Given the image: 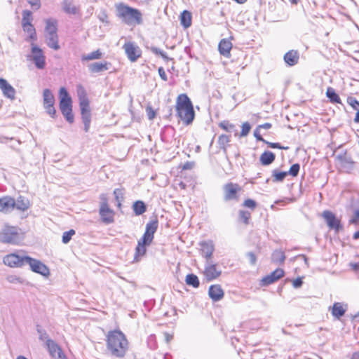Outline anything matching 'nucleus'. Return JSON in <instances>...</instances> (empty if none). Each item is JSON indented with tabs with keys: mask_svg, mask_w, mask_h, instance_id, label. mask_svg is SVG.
I'll return each mask as SVG.
<instances>
[{
	"mask_svg": "<svg viewBox=\"0 0 359 359\" xmlns=\"http://www.w3.org/2000/svg\"><path fill=\"white\" fill-rule=\"evenodd\" d=\"M107 349L116 358H123L128 349V341L126 335L120 330L109 331L107 336Z\"/></svg>",
	"mask_w": 359,
	"mask_h": 359,
	"instance_id": "obj_1",
	"label": "nucleus"
},
{
	"mask_svg": "<svg viewBox=\"0 0 359 359\" xmlns=\"http://www.w3.org/2000/svg\"><path fill=\"white\" fill-rule=\"evenodd\" d=\"M117 16L126 24H141L142 13L137 9L123 4L120 3L116 5Z\"/></svg>",
	"mask_w": 359,
	"mask_h": 359,
	"instance_id": "obj_2",
	"label": "nucleus"
},
{
	"mask_svg": "<svg viewBox=\"0 0 359 359\" xmlns=\"http://www.w3.org/2000/svg\"><path fill=\"white\" fill-rule=\"evenodd\" d=\"M45 22L44 34L47 46L55 50H57L60 48L58 43L57 22L55 19L48 18L45 20Z\"/></svg>",
	"mask_w": 359,
	"mask_h": 359,
	"instance_id": "obj_3",
	"label": "nucleus"
},
{
	"mask_svg": "<svg viewBox=\"0 0 359 359\" xmlns=\"http://www.w3.org/2000/svg\"><path fill=\"white\" fill-rule=\"evenodd\" d=\"M60 93V109L65 117L66 120L72 123L74 122V115L72 114V99L69 95L65 88L62 87L59 91Z\"/></svg>",
	"mask_w": 359,
	"mask_h": 359,
	"instance_id": "obj_4",
	"label": "nucleus"
},
{
	"mask_svg": "<svg viewBox=\"0 0 359 359\" xmlns=\"http://www.w3.org/2000/svg\"><path fill=\"white\" fill-rule=\"evenodd\" d=\"M20 240V229L17 226H5L0 231L1 243L17 244Z\"/></svg>",
	"mask_w": 359,
	"mask_h": 359,
	"instance_id": "obj_5",
	"label": "nucleus"
},
{
	"mask_svg": "<svg viewBox=\"0 0 359 359\" xmlns=\"http://www.w3.org/2000/svg\"><path fill=\"white\" fill-rule=\"evenodd\" d=\"M25 259L26 265H29L33 272L44 277H48L50 275L48 267L40 260L32 258L29 256L26 257Z\"/></svg>",
	"mask_w": 359,
	"mask_h": 359,
	"instance_id": "obj_6",
	"label": "nucleus"
},
{
	"mask_svg": "<svg viewBox=\"0 0 359 359\" xmlns=\"http://www.w3.org/2000/svg\"><path fill=\"white\" fill-rule=\"evenodd\" d=\"M221 274V269L212 259L205 262L204 276L207 280L211 281L217 279Z\"/></svg>",
	"mask_w": 359,
	"mask_h": 359,
	"instance_id": "obj_7",
	"label": "nucleus"
},
{
	"mask_svg": "<svg viewBox=\"0 0 359 359\" xmlns=\"http://www.w3.org/2000/svg\"><path fill=\"white\" fill-rule=\"evenodd\" d=\"M336 159L341 169L344 172H351L353 170L355 162L353 161L351 155L348 154L346 151L338 154L336 156Z\"/></svg>",
	"mask_w": 359,
	"mask_h": 359,
	"instance_id": "obj_8",
	"label": "nucleus"
},
{
	"mask_svg": "<svg viewBox=\"0 0 359 359\" xmlns=\"http://www.w3.org/2000/svg\"><path fill=\"white\" fill-rule=\"evenodd\" d=\"M123 48L128 60L132 62H136L141 57L142 51L140 48L133 42L125 43Z\"/></svg>",
	"mask_w": 359,
	"mask_h": 359,
	"instance_id": "obj_9",
	"label": "nucleus"
},
{
	"mask_svg": "<svg viewBox=\"0 0 359 359\" xmlns=\"http://www.w3.org/2000/svg\"><path fill=\"white\" fill-rule=\"evenodd\" d=\"M43 107L46 111L51 116L54 117L56 113L54 107L55 97L49 89H45L43 93Z\"/></svg>",
	"mask_w": 359,
	"mask_h": 359,
	"instance_id": "obj_10",
	"label": "nucleus"
},
{
	"mask_svg": "<svg viewBox=\"0 0 359 359\" xmlns=\"http://www.w3.org/2000/svg\"><path fill=\"white\" fill-rule=\"evenodd\" d=\"M26 257L12 253L4 257V263L11 267H22L26 265Z\"/></svg>",
	"mask_w": 359,
	"mask_h": 359,
	"instance_id": "obj_11",
	"label": "nucleus"
},
{
	"mask_svg": "<svg viewBox=\"0 0 359 359\" xmlns=\"http://www.w3.org/2000/svg\"><path fill=\"white\" fill-rule=\"evenodd\" d=\"M32 60L36 67L43 69L46 65V59L42 50L36 46L32 44Z\"/></svg>",
	"mask_w": 359,
	"mask_h": 359,
	"instance_id": "obj_12",
	"label": "nucleus"
},
{
	"mask_svg": "<svg viewBox=\"0 0 359 359\" xmlns=\"http://www.w3.org/2000/svg\"><path fill=\"white\" fill-rule=\"evenodd\" d=\"M322 216L330 229H334L335 231L338 232L342 228L340 220L337 219L335 215L331 211H323Z\"/></svg>",
	"mask_w": 359,
	"mask_h": 359,
	"instance_id": "obj_13",
	"label": "nucleus"
},
{
	"mask_svg": "<svg viewBox=\"0 0 359 359\" xmlns=\"http://www.w3.org/2000/svg\"><path fill=\"white\" fill-rule=\"evenodd\" d=\"M241 190V187L237 184L227 183L224 186V201H229L231 200H238V192Z\"/></svg>",
	"mask_w": 359,
	"mask_h": 359,
	"instance_id": "obj_14",
	"label": "nucleus"
},
{
	"mask_svg": "<svg viewBox=\"0 0 359 359\" xmlns=\"http://www.w3.org/2000/svg\"><path fill=\"white\" fill-rule=\"evenodd\" d=\"M158 226V222L157 219L149 221L146 224V229L143 236L141 238L143 239L142 242L147 241L150 243H152L154 233L156 231Z\"/></svg>",
	"mask_w": 359,
	"mask_h": 359,
	"instance_id": "obj_15",
	"label": "nucleus"
},
{
	"mask_svg": "<svg viewBox=\"0 0 359 359\" xmlns=\"http://www.w3.org/2000/svg\"><path fill=\"white\" fill-rule=\"evenodd\" d=\"M99 213L104 223L111 224L114 222V212L109 208L106 201L101 203Z\"/></svg>",
	"mask_w": 359,
	"mask_h": 359,
	"instance_id": "obj_16",
	"label": "nucleus"
},
{
	"mask_svg": "<svg viewBox=\"0 0 359 359\" xmlns=\"http://www.w3.org/2000/svg\"><path fill=\"white\" fill-rule=\"evenodd\" d=\"M201 252L205 261L211 260L215 250V246L212 241H204L200 243Z\"/></svg>",
	"mask_w": 359,
	"mask_h": 359,
	"instance_id": "obj_17",
	"label": "nucleus"
},
{
	"mask_svg": "<svg viewBox=\"0 0 359 359\" xmlns=\"http://www.w3.org/2000/svg\"><path fill=\"white\" fill-rule=\"evenodd\" d=\"M285 274L284 271L282 269H276L275 271L271 272L270 274L266 276L262 279L261 285L262 286H267L277 281L281 278Z\"/></svg>",
	"mask_w": 359,
	"mask_h": 359,
	"instance_id": "obj_18",
	"label": "nucleus"
},
{
	"mask_svg": "<svg viewBox=\"0 0 359 359\" xmlns=\"http://www.w3.org/2000/svg\"><path fill=\"white\" fill-rule=\"evenodd\" d=\"M177 116L186 124L189 125L194 121L195 113L194 108L176 109Z\"/></svg>",
	"mask_w": 359,
	"mask_h": 359,
	"instance_id": "obj_19",
	"label": "nucleus"
},
{
	"mask_svg": "<svg viewBox=\"0 0 359 359\" xmlns=\"http://www.w3.org/2000/svg\"><path fill=\"white\" fill-rule=\"evenodd\" d=\"M142 241L143 239L140 238L137 242V245L135 248V252L134 255V262H139L142 257L144 256L147 252V247L151 244L147 241Z\"/></svg>",
	"mask_w": 359,
	"mask_h": 359,
	"instance_id": "obj_20",
	"label": "nucleus"
},
{
	"mask_svg": "<svg viewBox=\"0 0 359 359\" xmlns=\"http://www.w3.org/2000/svg\"><path fill=\"white\" fill-rule=\"evenodd\" d=\"M0 88L6 97L11 100L15 99V88L11 85H10L6 79L2 78H0Z\"/></svg>",
	"mask_w": 359,
	"mask_h": 359,
	"instance_id": "obj_21",
	"label": "nucleus"
},
{
	"mask_svg": "<svg viewBox=\"0 0 359 359\" xmlns=\"http://www.w3.org/2000/svg\"><path fill=\"white\" fill-rule=\"evenodd\" d=\"M14 198L11 196L0 198V212L8 213L13 210Z\"/></svg>",
	"mask_w": 359,
	"mask_h": 359,
	"instance_id": "obj_22",
	"label": "nucleus"
},
{
	"mask_svg": "<svg viewBox=\"0 0 359 359\" xmlns=\"http://www.w3.org/2000/svg\"><path fill=\"white\" fill-rule=\"evenodd\" d=\"M208 294L214 302H218L224 297V291L219 285H211L209 288Z\"/></svg>",
	"mask_w": 359,
	"mask_h": 359,
	"instance_id": "obj_23",
	"label": "nucleus"
},
{
	"mask_svg": "<svg viewBox=\"0 0 359 359\" xmlns=\"http://www.w3.org/2000/svg\"><path fill=\"white\" fill-rule=\"evenodd\" d=\"M194 108L193 104L186 94H180L176 101V109Z\"/></svg>",
	"mask_w": 359,
	"mask_h": 359,
	"instance_id": "obj_24",
	"label": "nucleus"
},
{
	"mask_svg": "<svg viewBox=\"0 0 359 359\" xmlns=\"http://www.w3.org/2000/svg\"><path fill=\"white\" fill-rule=\"evenodd\" d=\"M299 54L297 50H291L284 55V61L289 66H294L298 63Z\"/></svg>",
	"mask_w": 359,
	"mask_h": 359,
	"instance_id": "obj_25",
	"label": "nucleus"
},
{
	"mask_svg": "<svg viewBox=\"0 0 359 359\" xmlns=\"http://www.w3.org/2000/svg\"><path fill=\"white\" fill-rule=\"evenodd\" d=\"M232 48L231 42L226 39H223L219 43L218 49L221 55L226 57H230V51Z\"/></svg>",
	"mask_w": 359,
	"mask_h": 359,
	"instance_id": "obj_26",
	"label": "nucleus"
},
{
	"mask_svg": "<svg viewBox=\"0 0 359 359\" xmlns=\"http://www.w3.org/2000/svg\"><path fill=\"white\" fill-rule=\"evenodd\" d=\"M109 63L104 62H94L88 66L89 70L92 73H99L109 69Z\"/></svg>",
	"mask_w": 359,
	"mask_h": 359,
	"instance_id": "obj_27",
	"label": "nucleus"
},
{
	"mask_svg": "<svg viewBox=\"0 0 359 359\" xmlns=\"http://www.w3.org/2000/svg\"><path fill=\"white\" fill-rule=\"evenodd\" d=\"M276 158L275 154L270 151H265L260 156L259 161L263 165L271 164Z\"/></svg>",
	"mask_w": 359,
	"mask_h": 359,
	"instance_id": "obj_28",
	"label": "nucleus"
},
{
	"mask_svg": "<svg viewBox=\"0 0 359 359\" xmlns=\"http://www.w3.org/2000/svg\"><path fill=\"white\" fill-rule=\"evenodd\" d=\"M46 346L50 355L53 358H56V352L60 351V346L55 341L50 339H47Z\"/></svg>",
	"mask_w": 359,
	"mask_h": 359,
	"instance_id": "obj_29",
	"label": "nucleus"
},
{
	"mask_svg": "<svg viewBox=\"0 0 359 359\" xmlns=\"http://www.w3.org/2000/svg\"><path fill=\"white\" fill-rule=\"evenodd\" d=\"M62 10L68 15H76L79 11L78 8L74 4L68 1H63Z\"/></svg>",
	"mask_w": 359,
	"mask_h": 359,
	"instance_id": "obj_30",
	"label": "nucleus"
},
{
	"mask_svg": "<svg viewBox=\"0 0 359 359\" xmlns=\"http://www.w3.org/2000/svg\"><path fill=\"white\" fill-rule=\"evenodd\" d=\"M133 210L135 215L139 216L147 211V206L142 201H137L133 205Z\"/></svg>",
	"mask_w": 359,
	"mask_h": 359,
	"instance_id": "obj_31",
	"label": "nucleus"
},
{
	"mask_svg": "<svg viewBox=\"0 0 359 359\" xmlns=\"http://www.w3.org/2000/svg\"><path fill=\"white\" fill-rule=\"evenodd\" d=\"M285 255L283 250H276L271 255V261L276 264H283L285 262Z\"/></svg>",
	"mask_w": 359,
	"mask_h": 359,
	"instance_id": "obj_32",
	"label": "nucleus"
},
{
	"mask_svg": "<svg viewBox=\"0 0 359 359\" xmlns=\"http://www.w3.org/2000/svg\"><path fill=\"white\" fill-rule=\"evenodd\" d=\"M346 309H344L343 305L340 302H336L334 304L332 310V314L337 318H339L343 316L345 313Z\"/></svg>",
	"mask_w": 359,
	"mask_h": 359,
	"instance_id": "obj_33",
	"label": "nucleus"
},
{
	"mask_svg": "<svg viewBox=\"0 0 359 359\" xmlns=\"http://www.w3.org/2000/svg\"><path fill=\"white\" fill-rule=\"evenodd\" d=\"M15 208L19 210L25 211L29 208V201L20 196L17 201L14 200L13 210Z\"/></svg>",
	"mask_w": 359,
	"mask_h": 359,
	"instance_id": "obj_34",
	"label": "nucleus"
},
{
	"mask_svg": "<svg viewBox=\"0 0 359 359\" xmlns=\"http://www.w3.org/2000/svg\"><path fill=\"white\" fill-rule=\"evenodd\" d=\"M181 24L185 28H188L191 25V15L187 11H184L180 16Z\"/></svg>",
	"mask_w": 359,
	"mask_h": 359,
	"instance_id": "obj_35",
	"label": "nucleus"
},
{
	"mask_svg": "<svg viewBox=\"0 0 359 359\" xmlns=\"http://www.w3.org/2000/svg\"><path fill=\"white\" fill-rule=\"evenodd\" d=\"M79 104L81 112H90L89 101L85 95H81L79 94Z\"/></svg>",
	"mask_w": 359,
	"mask_h": 359,
	"instance_id": "obj_36",
	"label": "nucleus"
},
{
	"mask_svg": "<svg viewBox=\"0 0 359 359\" xmlns=\"http://www.w3.org/2000/svg\"><path fill=\"white\" fill-rule=\"evenodd\" d=\"M185 281L188 285L192 286L195 288L198 287L200 285L198 278L194 273L187 275Z\"/></svg>",
	"mask_w": 359,
	"mask_h": 359,
	"instance_id": "obj_37",
	"label": "nucleus"
},
{
	"mask_svg": "<svg viewBox=\"0 0 359 359\" xmlns=\"http://www.w3.org/2000/svg\"><path fill=\"white\" fill-rule=\"evenodd\" d=\"M32 13L29 10H25L22 12V27H27L32 25Z\"/></svg>",
	"mask_w": 359,
	"mask_h": 359,
	"instance_id": "obj_38",
	"label": "nucleus"
},
{
	"mask_svg": "<svg viewBox=\"0 0 359 359\" xmlns=\"http://www.w3.org/2000/svg\"><path fill=\"white\" fill-rule=\"evenodd\" d=\"M327 97L330 99L332 103H341V99L339 96L335 93V90L332 88H328L326 92Z\"/></svg>",
	"mask_w": 359,
	"mask_h": 359,
	"instance_id": "obj_39",
	"label": "nucleus"
},
{
	"mask_svg": "<svg viewBox=\"0 0 359 359\" xmlns=\"http://www.w3.org/2000/svg\"><path fill=\"white\" fill-rule=\"evenodd\" d=\"M219 126L224 130L226 132H229V133H233V132H235V135H236V126L235 125L229 123V121H223L222 122L219 123Z\"/></svg>",
	"mask_w": 359,
	"mask_h": 359,
	"instance_id": "obj_40",
	"label": "nucleus"
},
{
	"mask_svg": "<svg viewBox=\"0 0 359 359\" xmlns=\"http://www.w3.org/2000/svg\"><path fill=\"white\" fill-rule=\"evenodd\" d=\"M81 118L84 124V130L88 132L90 128L91 122V113L90 112H81Z\"/></svg>",
	"mask_w": 359,
	"mask_h": 359,
	"instance_id": "obj_41",
	"label": "nucleus"
},
{
	"mask_svg": "<svg viewBox=\"0 0 359 359\" xmlns=\"http://www.w3.org/2000/svg\"><path fill=\"white\" fill-rule=\"evenodd\" d=\"M102 57V53L97 50L95 51L91 52L89 54L84 55L81 57L82 60H97L101 58Z\"/></svg>",
	"mask_w": 359,
	"mask_h": 359,
	"instance_id": "obj_42",
	"label": "nucleus"
},
{
	"mask_svg": "<svg viewBox=\"0 0 359 359\" xmlns=\"http://www.w3.org/2000/svg\"><path fill=\"white\" fill-rule=\"evenodd\" d=\"M22 29L26 33H27L29 39L32 41L36 40V29L32 24L27 27H22Z\"/></svg>",
	"mask_w": 359,
	"mask_h": 359,
	"instance_id": "obj_43",
	"label": "nucleus"
},
{
	"mask_svg": "<svg viewBox=\"0 0 359 359\" xmlns=\"http://www.w3.org/2000/svg\"><path fill=\"white\" fill-rule=\"evenodd\" d=\"M287 175V172H279L277 170H273L272 176L273 177V182H282Z\"/></svg>",
	"mask_w": 359,
	"mask_h": 359,
	"instance_id": "obj_44",
	"label": "nucleus"
},
{
	"mask_svg": "<svg viewBox=\"0 0 359 359\" xmlns=\"http://www.w3.org/2000/svg\"><path fill=\"white\" fill-rule=\"evenodd\" d=\"M75 233L76 232L74 229H70L68 231L64 232L62 238V243L65 244L68 243L72 239V237L75 234Z\"/></svg>",
	"mask_w": 359,
	"mask_h": 359,
	"instance_id": "obj_45",
	"label": "nucleus"
},
{
	"mask_svg": "<svg viewBox=\"0 0 359 359\" xmlns=\"http://www.w3.org/2000/svg\"><path fill=\"white\" fill-rule=\"evenodd\" d=\"M239 217L245 224H248L250 218V212L246 210H240Z\"/></svg>",
	"mask_w": 359,
	"mask_h": 359,
	"instance_id": "obj_46",
	"label": "nucleus"
},
{
	"mask_svg": "<svg viewBox=\"0 0 359 359\" xmlns=\"http://www.w3.org/2000/svg\"><path fill=\"white\" fill-rule=\"evenodd\" d=\"M114 195L116 200L118 202V206H121V201L123 199V192L121 189H115Z\"/></svg>",
	"mask_w": 359,
	"mask_h": 359,
	"instance_id": "obj_47",
	"label": "nucleus"
},
{
	"mask_svg": "<svg viewBox=\"0 0 359 359\" xmlns=\"http://www.w3.org/2000/svg\"><path fill=\"white\" fill-rule=\"evenodd\" d=\"M299 168H300V166L298 163H294L293 164L288 172H287V175H290L293 177H295L298 175L299 173Z\"/></svg>",
	"mask_w": 359,
	"mask_h": 359,
	"instance_id": "obj_48",
	"label": "nucleus"
},
{
	"mask_svg": "<svg viewBox=\"0 0 359 359\" xmlns=\"http://www.w3.org/2000/svg\"><path fill=\"white\" fill-rule=\"evenodd\" d=\"M251 129V126L248 122H245L242 125V130L241 132L240 136L245 137L248 135Z\"/></svg>",
	"mask_w": 359,
	"mask_h": 359,
	"instance_id": "obj_49",
	"label": "nucleus"
},
{
	"mask_svg": "<svg viewBox=\"0 0 359 359\" xmlns=\"http://www.w3.org/2000/svg\"><path fill=\"white\" fill-rule=\"evenodd\" d=\"M151 51L156 55H161L163 59H168L167 54L163 51L162 50L159 49L158 48H156L155 46H152L150 48Z\"/></svg>",
	"mask_w": 359,
	"mask_h": 359,
	"instance_id": "obj_50",
	"label": "nucleus"
},
{
	"mask_svg": "<svg viewBox=\"0 0 359 359\" xmlns=\"http://www.w3.org/2000/svg\"><path fill=\"white\" fill-rule=\"evenodd\" d=\"M229 142L230 137L226 135H221L219 137L218 142L223 147H225Z\"/></svg>",
	"mask_w": 359,
	"mask_h": 359,
	"instance_id": "obj_51",
	"label": "nucleus"
},
{
	"mask_svg": "<svg viewBox=\"0 0 359 359\" xmlns=\"http://www.w3.org/2000/svg\"><path fill=\"white\" fill-rule=\"evenodd\" d=\"M348 102L354 109L357 111L359 109V102L355 97H348Z\"/></svg>",
	"mask_w": 359,
	"mask_h": 359,
	"instance_id": "obj_52",
	"label": "nucleus"
},
{
	"mask_svg": "<svg viewBox=\"0 0 359 359\" xmlns=\"http://www.w3.org/2000/svg\"><path fill=\"white\" fill-rule=\"evenodd\" d=\"M265 144H268L269 147L272 149H284L287 150L289 149L288 147H283L281 146L279 143H273V142H269L266 141V142H264Z\"/></svg>",
	"mask_w": 359,
	"mask_h": 359,
	"instance_id": "obj_53",
	"label": "nucleus"
},
{
	"mask_svg": "<svg viewBox=\"0 0 359 359\" xmlns=\"http://www.w3.org/2000/svg\"><path fill=\"white\" fill-rule=\"evenodd\" d=\"M256 202L252 199H247L244 201L243 205L245 207L254 209L256 207Z\"/></svg>",
	"mask_w": 359,
	"mask_h": 359,
	"instance_id": "obj_54",
	"label": "nucleus"
},
{
	"mask_svg": "<svg viewBox=\"0 0 359 359\" xmlns=\"http://www.w3.org/2000/svg\"><path fill=\"white\" fill-rule=\"evenodd\" d=\"M254 136L255 137V138L257 139V140L258 141H262L264 143V142H266V140H265L261 135L260 134V128L259 127H257L255 131H254Z\"/></svg>",
	"mask_w": 359,
	"mask_h": 359,
	"instance_id": "obj_55",
	"label": "nucleus"
},
{
	"mask_svg": "<svg viewBox=\"0 0 359 359\" xmlns=\"http://www.w3.org/2000/svg\"><path fill=\"white\" fill-rule=\"evenodd\" d=\"M246 256L248 257L249 261L252 265H255L257 262V257L255 253L252 252H249L246 254Z\"/></svg>",
	"mask_w": 359,
	"mask_h": 359,
	"instance_id": "obj_56",
	"label": "nucleus"
},
{
	"mask_svg": "<svg viewBox=\"0 0 359 359\" xmlns=\"http://www.w3.org/2000/svg\"><path fill=\"white\" fill-rule=\"evenodd\" d=\"M29 3L34 10H38L41 7L40 0H29Z\"/></svg>",
	"mask_w": 359,
	"mask_h": 359,
	"instance_id": "obj_57",
	"label": "nucleus"
},
{
	"mask_svg": "<svg viewBox=\"0 0 359 359\" xmlns=\"http://www.w3.org/2000/svg\"><path fill=\"white\" fill-rule=\"evenodd\" d=\"M195 165L194 162L187 161L182 165L183 170H191Z\"/></svg>",
	"mask_w": 359,
	"mask_h": 359,
	"instance_id": "obj_58",
	"label": "nucleus"
},
{
	"mask_svg": "<svg viewBox=\"0 0 359 359\" xmlns=\"http://www.w3.org/2000/svg\"><path fill=\"white\" fill-rule=\"evenodd\" d=\"M100 13V14L99 15V19L103 22L108 23L106 11H102Z\"/></svg>",
	"mask_w": 359,
	"mask_h": 359,
	"instance_id": "obj_59",
	"label": "nucleus"
},
{
	"mask_svg": "<svg viewBox=\"0 0 359 359\" xmlns=\"http://www.w3.org/2000/svg\"><path fill=\"white\" fill-rule=\"evenodd\" d=\"M55 359H67V356L62 351L61 347L60 348V351H57L56 352V358H54Z\"/></svg>",
	"mask_w": 359,
	"mask_h": 359,
	"instance_id": "obj_60",
	"label": "nucleus"
},
{
	"mask_svg": "<svg viewBox=\"0 0 359 359\" xmlns=\"http://www.w3.org/2000/svg\"><path fill=\"white\" fill-rule=\"evenodd\" d=\"M302 284H303V281L301 278H297L292 283L293 287L294 288L300 287L302 285Z\"/></svg>",
	"mask_w": 359,
	"mask_h": 359,
	"instance_id": "obj_61",
	"label": "nucleus"
},
{
	"mask_svg": "<svg viewBox=\"0 0 359 359\" xmlns=\"http://www.w3.org/2000/svg\"><path fill=\"white\" fill-rule=\"evenodd\" d=\"M147 116L149 120H152L155 117V112L151 107L147 108Z\"/></svg>",
	"mask_w": 359,
	"mask_h": 359,
	"instance_id": "obj_62",
	"label": "nucleus"
},
{
	"mask_svg": "<svg viewBox=\"0 0 359 359\" xmlns=\"http://www.w3.org/2000/svg\"><path fill=\"white\" fill-rule=\"evenodd\" d=\"M158 74H159V76L163 80V81H167V74L165 72V70L163 69V67H160L158 68Z\"/></svg>",
	"mask_w": 359,
	"mask_h": 359,
	"instance_id": "obj_63",
	"label": "nucleus"
},
{
	"mask_svg": "<svg viewBox=\"0 0 359 359\" xmlns=\"http://www.w3.org/2000/svg\"><path fill=\"white\" fill-rule=\"evenodd\" d=\"M258 127H259L260 129H261V128H263V129H265V130H268V129H269V128H271V123H264V124L259 125Z\"/></svg>",
	"mask_w": 359,
	"mask_h": 359,
	"instance_id": "obj_64",
	"label": "nucleus"
}]
</instances>
